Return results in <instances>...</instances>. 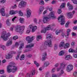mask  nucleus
<instances>
[{
	"label": "nucleus",
	"mask_w": 77,
	"mask_h": 77,
	"mask_svg": "<svg viewBox=\"0 0 77 77\" xmlns=\"http://www.w3.org/2000/svg\"><path fill=\"white\" fill-rule=\"evenodd\" d=\"M27 13V17L28 18L30 17V15H31V13H32V11L31 10L29 9H27V11H26Z\"/></svg>",
	"instance_id": "dca6fc26"
},
{
	"label": "nucleus",
	"mask_w": 77,
	"mask_h": 77,
	"mask_svg": "<svg viewBox=\"0 0 77 77\" xmlns=\"http://www.w3.org/2000/svg\"><path fill=\"white\" fill-rule=\"evenodd\" d=\"M17 8V5H15L14 6H12V9H15V8Z\"/></svg>",
	"instance_id": "864d4df0"
},
{
	"label": "nucleus",
	"mask_w": 77,
	"mask_h": 77,
	"mask_svg": "<svg viewBox=\"0 0 77 77\" xmlns=\"http://www.w3.org/2000/svg\"><path fill=\"white\" fill-rule=\"evenodd\" d=\"M72 1L73 2V3L75 4V5H77V0H72Z\"/></svg>",
	"instance_id": "79ce46f5"
},
{
	"label": "nucleus",
	"mask_w": 77,
	"mask_h": 77,
	"mask_svg": "<svg viewBox=\"0 0 77 77\" xmlns=\"http://www.w3.org/2000/svg\"><path fill=\"white\" fill-rule=\"evenodd\" d=\"M44 9V7L41 6L40 7L39 11H38V14L39 15H40L42 14V12L43 11Z\"/></svg>",
	"instance_id": "a211bd4d"
},
{
	"label": "nucleus",
	"mask_w": 77,
	"mask_h": 77,
	"mask_svg": "<svg viewBox=\"0 0 77 77\" xmlns=\"http://www.w3.org/2000/svg\"><path fill=\"white\" fill-rule=\"evenodd\" d=\"M34 63L36 65V66H39V64L36 61H34Z\"/></svg>",
	"instance_id": "4c0bfd02"
},
{
	"label": "nucleus",
	"mask_w": 77,
	"mask_h": 77,
	"mask_svg": "<svg viewBox=\"0 0 77 77\" xmlns=\"http://www.w3.org/2000/svg\"><path fill=\"white\" fill-rule=\"evenodd\" d=\"M69 9L70 11L72 10L73 9V7L72 5H70L69 7Z\"/></svg>",
	"instance_id": "58836bf2"
},
{
	"label": "nucleus",
	"mask_w": 77,
	"mask_h": 77,
	"mask_svg": "<svg viewBox=\"0 0 77 77\" xmlns=\"http://www.w3.org/2000/svg\"><path fill=\"white\" fill-rule=\"evenodd\" d=\"M45 45H47L49 47H52L51 41L50 40L46 41L45 43Z\"/></svg>",
	"instance_id": "9b49d317"
},
{
	"label": "nucleus",
	"mask_w": 77,
	"mask_h": 77,
	"mask_svg": "<svg viewBox=\"0 0 77 77\" xmlns=\"http://www.w3.org/2000/svg\"><path fill=\"white\" fill-rule=\"evenodd\" d=\"M25 28L24 26H17L15 27V30L17 32H19L20 34H22L23 33L24 29Z\"/></svg>",
	"instance_id": "20e7f679"
},
{
	"label": "nucleus",
	"mask_w": 77,
	"mask_h": 77,
	"mask_svg": "<svg viewBox=\"0 0 77 77\" xmlns=\"http://www.w3.org/2000/svg\"><path fill=\"white\" fill-rule=\"evenodd\" d=\"M71 32V29H68L67 30V35H65L66 38H68V35H69V32Z\"/></svg>",
	"instance_id": "a878e982"
},
{
	"label": "nucleus",
	"mask_w": 77,
	"mask_h": 77,
	"mask_svg": "<svg viewBox=\"0 0 77 77\" xmlns=\"http://www.w3.org/2000/svg\"><path fill=\"white\" fill-rule=\"evenodd\" d=\"M43 21L44 23H46L48 21L49 18L47 17L44 16L43 17Z\"/></svg>",
	"instance_id": "2eb2a0df"
},
{
	"label": "nucleus",
	"mask_w": 77,
	"mask_h": 77,
	"mask_svg": "<svg viewBox=\"0 0 77 77\" xmlns=\"http://www.w3.org/2000/svg\"><path fill=\"white\" fill-rule=\"evenodd\" d=\"M9 36H11V33H10L8 32L6 34V32L5 31H4L2 33L1 38L3 39L4 41H6L9 39L8 37Z\"/></svg>",
	"instance_id": "7ed1b4c3"
},
{
	"label": "nucleus",
	"mask_w": 77,
	"mask_h": 77,
	"mask_svg": "<svg viewBox=\"0 0 77 77\" xmlns=\"http://www.w3.org/2000/svg\"><path fill=\"white\" fill-rule=\"evenodd\" d=\"M73 75L74 76H76L77 75V72H75L74 73H73Z\"/></svg>",
	"instance_id": "052dcab7"
},
{
	"label": "nucleus",
	"mask_w": 77,
	"mask_h": 77,
	"mask_svg": "<svg viewBox=\"0 0 77 77\" xmlns=\"http://www.w3.org/2000/svg\"><path fill=\"white\" fill-rule=\"evenodd\" d=\"M75 14V11H73L72 12H69L67 14V17L69 19H71L72 18V16L73 15Z\"/></svg>",
	"instance_id": "1a4fd4ad"
},
{
	"label": "nucleus",
	"mask_w": 77,
	"mask_h": 77,
	"mask_svg": "<svg viewBox=\"0 0 77 77\" xmlns=\"http://www.w3.org/2000/svg\"><path fill=\"white\" fill-rule=\"evenodd\" d=\"M37 41H39L40 39H41V35H38L37 37Z\"/></svg>",
	"instance_id": "a19ab883"
},
{
	"label": "nucleus",
	"mask_w": 77,
	"mask_h": 77,
	"mask_svg": "<svg viewBox=\"0 0 77 77\" xmlns=\"http://www.w3.org/2000/svg\"><path fill=\"white\" fill-rule=\"evenodd\" d=\"M19 14L20 16H23V13L21 11H19Z\"/></svg>",
	"instance_id": "ea45409f"
},
{
	"label": "nucleus",
	"mask_w": 77,
	"mask_h": 77,
	"mask_svg": "<svg viewBox=\"0 0 77 77\" xmlns=\"http://www.w3.org/2000/svg\"><path fill=\"white\" fill-rule=\"evenodd\" d=\"M57 47H58L57 45L55 44L54 45V50H56L57 49Z\"/></svg>",
	"instance_id": "37998d69"
},
{
	"label": "nucleus",
	"mask_w": 77,
	"mask_h": 77,
	"mask_svg": "<svg viewBox=\"0 0 77 77\" xmlns=\"http://www.w3.org/2000/svg\"><path fill=\"white\" fill-rule=\"evenodd\" d=\"M73 69V66L72 64L69 65L66 68V70L68 72H70Z\"/></svg>",
	"instance_id": "9d476101"
},
{
	"label": "nucleus",
	"mask_w": 77,
	"mask_h": 77,
	"mask_svg": "<svg viewBox=\"0 0 77 77\" xmlns=\"http://www.w3.org/2000/svg\"><path fill=\"white\" fill-rule=\"evenodd\" d=\"M28 29H32V32H35L36 30L37 29V26H33L32 25H30L28 27Z\"/></svg>",
	"instance_id": "f8f14e48"
},
{
	"label": "nucleus",
	"mask_w": 77,
	"mask_h": 77,
	"mask_svg": "<svg viewBox=\"0 0 77 77\" xmlns=\"http://www.w3.org/2000/svg\"><path fill=\"white\" fill-rule=\"evenodd\" d=\"M47 10H45L43 12V14L44 15L46 13H47Z\"/></svg>",
	"instance_id": "e2e57ef3"
},
{
	"label": "nucleus",
	"mask_w": 77,
	"mask_h": 77,
	"mask_svg": "<svg viewBox=\"0 0 77 77\" xmlns=\"http://www.w3.org/2000/svg\"><path fill=\"white\" fill-rule=\"evenodd\" d=\"M15 53H16L14 51H11L10 54H8V56H7L6 57V58H7V59H9L10 58H11V57H12V54H15Z\"/></svg>",
	"instance_id": "ddd939ff"
},
{
	"label": "nucleus",
	"mask_w": 77,
	"mask_h": 77,
	"mask_svg": "<svg viewBox=\"0 0 77 77\" xmlns=\"http://www.w3.org/2000/svg\"><path fill=\"white\" fill-rule=\"evenodd\" d=\"M2 63H5V62H6V60H5V59H4V60H2Z\"/></svg>",
	"instance_id": "0e129e2a"
},
{
	"label": "nucleus",
	"mask_w": 77,
	"mask_h": 77,
	"mask_svg": "<svg viewBox=\"0 0 77 77\" xmlns=\"http://www.w3.org/2000/svg\"><path fill=\"white\" fill-rule=\"evenodd\" d=\"M75 44V42H72L71 43V45L72 46H74V45Z\"/></svg>",
	"instance_id": "680f3d73"
},
{
	"label": "nucleus",
	"mask_w": 77,
	"mask_h": 77,
	"mask_svg": "<svg viewBox=\"0 0 77 77\" xmlns=\"http://www.w3.org/2000/svg\"><path fill=\"white\" fill-rule=\"evenodd\" d=\"M18 39V36H14L13 37V39L14 40H16V39Z\"/></svg>",
	"instance_id": "09e8293b"
},
{
	"label": "nucleus",
	"mask_w": 77,
	"mask_h": 77,
	"mask_svg": "<svg viewBox=\"0 0 77 77\" xmlns=\"http://www.w3.org/2000/svg\"><path fill=\"white\" fill-rule=\"evenodd\" d=\"M64 54H65V52H64V51H60L59 54V56H63L64 55Z\"/></svg>",
	"instance_id": "cd10ccee"
},
{
	"label": "nucleus",
	"mask_w": 77,
	"mask_h": 77,
	"mask_svg": "<svg viewBox=\"0 0 77 77\" xmlns=\"http://www.w3.org/2000/svg\"><path fill=\"white\" fill-rule=\"evenodd\" d=\"M34 23H36V22L37 21V19H34Z\"/></svg>",
	"instance_id": "69168bd1"
},
{
	"label": "nucleus",
	"mask_w": 77,
	"mask_h": 77,
	"mask_svg": "<svg viewBox=\"0 0 77 77\" xmlns=\"http://www.w3.org/2000/svg\"><path fill=\"white\" fill-rule=\"evenodd\" d=\"M30 32V29H29L26 31V33H29Z\"/></svg>",
	"instance_id": "bf43d9fd"
},
{
	"label": "nucleus",
	"mask_w": 77,
	"mask_h": 77,
	"mask_svg": "<svg viewBox=\"0 0 77 77\" xmlns=\"http://www.w3.org/2000/svg\"><path fill=\"white\" fill-rule=\"evenodd\" d=\"M18 13V11H14L13 10L10 11V14L11 15H14V14H17Z\"/></svg>",
	"instance_id": "412c9836"
},
{
	"label": "nucleus",
	"mask_w": 77,
	"mask_h": 77,
	"mask_svg": "<svg viewBox=\"0 0 77 77\" xmlns=\"http://www.w3.org/2000/svg\"><path fill=\"white\" fill-rule=\"evenodd\" d=\"M16 18L17 17L15 16L12 19V21L13 22L14 21V20H15V18Z\"/></svg>",
	"instance_id": "13d9d810"
},
{
	"label": "nucleus",
	"mask_w": 77,
	"mask_h": 77,
	"mask_svg": "<svg viewBox=\"0 0 77 77\" xmlns=\"http://www.w3.org/2000/svg\"><path fill=\"white\" fill-rule=\"evenodd\" d=\"M39 2H40L39 3V5H44L45 4L43 0H39Z\"/></svg>",
	"instance_id": "7c9ffc66"
},
{
	"label": "nucleus",
	"mask_w": 77,
	"mask_h": 77,
	"mask_svg": "<svg viewBox=\"0 0 77 77\" xmlns=\"http://www.w3.org/2000/svg\"><path fill=\"white\" fill-rule=\"evenodd\" d=\"M65 59L66 60H70V59H72V57L69 55H66L65 58Z\"/></svg>",
	"instance_id": "b1692460"
},
{
	"label": "nucleus",
	"mask_w": 77,
	"mask_h": 77,
	"mask_svg": "<svg viewBox=\"0 0 77 77\" xmlns=\"http://www.w3.org/2000/svg\"><path fill=\"white\" fill-rule=\"evenodd\" d=\"M20 54H18V55H17L16 58V60H18V59H19V57H20Z\"/></svg>",
	"instance_id": "4d7b16f0"
},
{
	"label": "nucleus",
	"mask_w": 77,
	"mask_h": 77,
	"mask_svg": "<svg viewBox=\"0 0 77 77\" xmlns=\"http://www.w3.org/2000/svg\"><path fill=\"white\" fill-rule=\"evenodd\" d=\"M65 67V64L64 63H61L59 69H57V71H59V69H61V71L60 72V73L58 74V75L56 74H53L52 75V77H59L60 75H62V74L64 72L63 71L62 69H63Z\"/></svg>",
	"instance_id": "f03ea898"
},
{
	"label": "nucleus",
	"mask_w": 77,
	"mask_h": 77,
	"mask_svg": "<svg viewBox=\"0 0 77 77\" xmlns=\"http://www.w3.org/2000/svg\"><path fill=\"white\" fill-rule=\"evenodd\" d=\"M65 44V42L63 41H62L60 43L59 45V47H63V45H64Z\"/></svg>",
	"instance_id": "c85d7f7f"
},
{
	"label": "nucleus",
	"mask_w": 77,
	"mask_h": 77,
	"mask_svg": "<svg viewBox=\"0 0 77 77\" xmlns=\"http://www.w3.org/2000/svg\"><path fill=\"white\" fill-rule=\"evenodd\" d=\"M7 71L9 73L11 72H15L17 70V68L15 66V64L14 62L10 63L7 67Z\"/></svg>",
	"instance_id": "f257e3e1"
},
{
	"label": "nucleus",
	"mask_w": 77,
	"mask_h": 77,
	"mask_svg": "<svg viewBox=\"0 0 77 77\" xmlns=\"http://www.w3.org/2000/svg\"><path fill=\"white\" fill-rule=\"evenodd\" d=\"M61 12L62 11L60 9H59L57 11V13L58 14H60Z\"/></svg>",
	"instance_id": "8fccbe9b"
},
{
	"label": "nucleus",
	"mask_w": 77,
	"mask_h": 77,
	"mask_svg": "<svg viewBox=\"0 0 77 77\" xmlns=\"http://www.w3.org/2000/svg\"><path fill=\"white\" fill-rule=\"evenodd\" d=\"M0 13H1L2 16L4 17L5 15V9L3 8H2L0 10Z\"/></svg>",
	"instance_id": "6ab92c4d"
},
{
	"label": "nucleus",
	"mask_w": 77,
	"mask_h": 77,
	"mask_svg": "<svg viewBox=\"0 0 77 77\" xmlns=\"http://www.w3.org/2000/svg\"><path fill=\"white\" fill-rule=\"evenodd\" d=\"M51 35L48 34L47 36L46 39H51ZM48 38V39H47Z\"/></svg>",
	"instance_id": "473e14b6"
},
{
	"label": "nucleus",
	"mask_w": 77,
	"mask_h": 77,
	"mask_svg": "<svg viewBox=\"0 0 77 77\" xmlns=\"http://www.w3.org/2000/svg\"><path fill=\"white\" fill-rule=\"evenodd\" d=\"M24 47V43H23L20 45V47L19 48L20 50H22Z\"/></svg>",
	"instance_id": "c756f323"
},
{
	"label": "nucleus",
	"mask_w": 77,
	"mask_h": 77,
	"mask_svg": "<svg viewBox=\"0 0 77 77\" xmlns=\"http://www.w3.org/2000/svg\"><path fill=\"white\" fill-rule=\"evenodd\" d=\"M49 64L50 63H49V62H48L46 61L44 63V66L46 67L47 66H48Z\"/></svg>",
	"instance_id": "2f4dec72"
},
{
	"label": "nucleus",
	"mask_w": 77,
	"mask_h": 77,
	"mask_svg": "<svg viewBox=\"0 0 77 77\" xmlns=\"http://www.w3.org/2000/svg\"><path fill=\"white\" fill-rule=\"evenodd\" d=\"M62 32H63V30L58 29L55 31V33L57 35H59V33H60Z\"/></svg>",
	"instance_id": "aec40b11"
},
{
	"label": "nucleus",
	"mask_w": 77,
	"mask_h": 77,
	"mask_svg": "<svg viewBox=\"0 0 77 77\" xmlns=\"http://www.w3.org/2000/svg\"><path fill=\"white\" fill-rule=\"evenodd\" d=\"M65 17L61 14L60 17H59L58 18V21L60 23L61 22L60 24L61 25H63L65 23Z\"/></svg>",
	"instance_id": "39448f33"
},
{
	"label": "nucleus",
	"mask_w": 77,
	"mask_h": 77,
	"mask_svg": "<svg viewBox=\"0 0 77 77\" xmlns=\"http://www.w3.org/2000/svg\"><path fill=\"white\" fill-rule=\"evenodd\" d=\"M40 49L41 50H44V46L43 45L42 46L40 47Z\"/></svg>",
	"instance_id": "6e6d98bb"
},
{
	"label": "nucleus",
	"mask_w": 77,
	"mask_h": 77,
	"mask_svg": "<svg viewBox=\"0 0 77 77\" xmlns=\"http://www.w3.org/2000/svg\"><path fill=\"white\" fill-rule=\"evenodd\" d=\"M65 3H63L60 6V8H65Z\"/></svg>",
	"instance_id": "e433bc0d"
},
{
	"label": "nucleus",
	"mask_w": 77,
	"mask_h": 77,
	"mask_svg": "<svg viewBox=\"0 0 77 77\" xmlns=\"http://www.w3.org/2000/svg\"><path fill=\"white\" fill-rule=\"evenodd\" d=\"M70 45V44L69 43H67L66 44V46L67 48H68V47H69V45Z\"/></svg>",
	"instance_id": "a18cd8bd"
},
{
	"label": "nucleus",
	"mask_w": 77,
	"mask_h": 77,
	"mask_svg": "<svg viewBox=\"0 0 77 77\" xmlns=\"http://www.w3.org/2000/svg\"><path fill=\"white\" fill-rule=\"evenodd\" d=\"M12 38H10L7 42L6 45V46H8L12 45Z\"/></svg>",
	"instance_id": "4468645a"
},
{
	"label": "nucleus",
	"mask_w": 77,
	"mask_h": 77,
	"mask_svg": "<svg viewBox=\"0 0 77 77\" xmlns=\"http://www.w3.org/2000/svg\"><path fill=\"white\" fill-rule=\"evenodd\" d=\"M0 2L2 3H4L6 2V0H2Z\"/></svg>",
	"instance_id": "603ef678"
},
{
	"label": "nucleus",
	"mask_w": 77,
	"mask_h": 77,
	"mask_svg": "<svg viewBox=\"0 0 77 77\" xmlns=\"http://www.w3.org/2000/svg\"><path fill=\"white\" fill-rule=\"evenodd\" d=\"M46 56H47V52H45L43 54V57L42 59V61H44L45 60V58H46Z\"/></svg>",
	"instance_id": "4be33fe9"
},
{
	"label": "nucleus",
	"mask_w": 77,
	"mask_h": 77,
	"mask_svg": "<svg viewBox=\"0 0 77 77\" xmlns=\"http://www.w3.org/2000/svg\"><path fill=\"white\" fill-rule=\"evenodd\" d=\"M26 5V2L23 1H21L19 4L18 6L19 8H21L23 7H24Z\"/></svg>",
	"instance_id": "6e6552de"
},
{
	"label": "nucleus",
	"mask_w": 77,
	"mask_h": 77,
	"mask_svg": "<svg viewBox=\"0 0 77 77\" xmlns=\"http://www.w3.org/2000/svg\"><path fill=\"white\" fill-rule=\"evenodd\" d=\"M34 47V44L33 43H31L29 45H27L26 47V48H32V47Z\"/></svg>",
	"instance_id": "5701e85b"
},
{
	"label": "nucleus",
	"mask_w": 77,
	"mask_h": 77,
	"mask_svg": "<svg viewBox=\"0 0 77 77\" xmlns=\"http://www.w3.org/2000/svg\"><path fill=\"white\" fill-rule=\"evenodd\" d=\"M69 21L65 25L66 27H68V25H69Z\"/></svg>",
	"instance_id": "49530a36"
},
{
	"label": "nucleus",
	"mask_w": 77,
	"mask_h": 77,
	"mask_svg": "<svg viewBox=\"0 0 77 77\" xmlns=\"http://www.w3.org/2000/svg\"><path fill=\"white\" fill-rule=\"evenodd\" d=\"M20 23H24V18H20Z\"/></svg>",
	"instance_id": "c9c22d12"
},
{
	"label": "nucleus",
	"mask_w": 77,
	"mask_h": 77,
	"mask_svg": "<svg viewBox=\"0 0 77 77\" xmlns=\"http://www.w3.org/2000/svg\"><path fill=\"white\" fill-rule=\"evenodd\" d=\"M28 57H32V55L31 54H29L27 56Z\"/></svg>",
	"instance_id": "338daca9"
},
{
	"label": "nucleus",
	"mask_w": 77,
	"mask_h": 77,
	"mask_svg": "<svg viewBox=\"0 0 77 77\" xmlns=\"http://www.w3.org/2000/svg\"><path fill=\"white\" fill-rule=\"evenodd\" d=\"M69 52L70 53H77V48H76V50L74 51V50L71 48H70L69 50Z\"/></svg>",
	"instance_id": "393cba45"
},
{
	"label": "nucleus",
	"mask_w": 77,
	"mask_h": 77,
	"mask_svg": "<svg viewBox=\"0 0 77 77\" xmlns=\"http://www.w3.org/2000/svg\"><path fill=\"white\" fill-rule=\"evenodd\" d=\"M35 38V37L32 36V37L30 36H28L26 37V40L28 41V43H31L32 41Z\"/></svg>",
	"instance_id": "0eeeda50"
},
{
	"label": "nucleus",
	"mask_w": 77,
	"mask_h": 77,
	"mask_svg": "<svg viewBox=\"0 0 77 77\" xmlns=\"http://www.w3.org/2000/svg\"><path fill=\"white\" fill-rule=\"evenodd\" d=\"M51 29L52 30L53 29V28H52V26L51 25H48L45 29H44L42 30L41 32L45 33L46 32V30H50Z\"/></svg>",
	"instance_id": "423d86ee"
},
{
	"label": "nucleus",
	"mask_w": 77,
	"mask_h": 77,
	"mask_svg": "<svg viewBox=\"0 0 77 77\" xmlns=\"http://www.w3.org/2000/svg\"><path fill=\"white\" fill-rule=\"evenodd\" d=\"M36 72V71L35 70H33L32 71V72H31L30 73L29 75V77H31L33 75H35V73Z\"/></svg>",
	"instance_id": "bb28decb"
},
{
	"label": "nucleus",
	"mask_w": 77,
	"mask_h": 77,
	"mask_svg": "<svg viewBox=\"0 0 77 77\" xmlns=\"http://www.w3.org/2000/svg\"><path fill=\"white\" fill-rule=\"evenodd\" d=\"M0 48L4 50H6V46L4 45H2L0 46Z\"/></svg>",
	"instance_id": "f704fd0d"
},
{
	"label": "nucleus",
	"mask_w": 77,
	"mask_h": 77,
	"mask_svg": "<svg viewBox=\"0 0 77 77\" xmlns=\"http://www.w3.org/2000/svg\"><path fill=\"white\" fill-rule=\"evenodd\" d=\"M15 26H11V27L10 28V30L11 31H13L14 30V29L15 28Z\"/></svg>",
	"instance_id": "de8ad7c7"
},
{
	"label": "nucleus",
	"mask_w": 77,
	"mask_h": 77,
	"mask_svg": "<svg viewBox=\"0 0 77 77\" xmlns=\"http://www.w3.org/2000/svg\"><path fill=\"white\" fill-rule=\"evenodd\" d=\"M5 72V71L4 70H0V74H3Z\"/></svg>",
	"instance_id": "c03bdc74"
},
{
	"label": "nucleus",
	"mask_w": 77,
	"mask_h": 77,
	"mask_svg": "<svg viewBox=\"0 0 77 77\" xmlns=\"http://www.w3.org/2000/svg\"><path fill=\"white\" fill-rule=\"evenodd\" d=\"M77 29V26H74V27L73 28V29L74 30H75L76 29Z\"/></svg>",
	"instance_id": "774afa93"
},
{
	"label": "nucleus",
	"mask_w": 77,
	"mask_h": 77,
	"mask_svg": "<svg viewBox=\"0 0 77 77\" xmlns=\"http://www.w3.org/2000/svg\"><path fill=\"white\" fill-rule=\"evenodd\" d=\"M73 57H75V58H77V54H73Z\"/></svg>",
	"instance_id": "5fc2aeb1"
},
{
	"label": "nucleus",
	"mask_w": 77,
	"mask_h": 77,
	"mask_svg": "<svg viewBox=\"0 0 77 77\" xmlns=\"http://www.w3.org/2000/svg\"><path fill=\"white\" fill-rule=\"evenodd\" d=\"M19 45L20 44L19 43H18L17 42H16L15 44V46H16V47H18Z\"/></svg>",
	"instance_id": "3c124183"
},
{
	"label": "nucleus",
	"mask_w": 77,
	"mask_h": 77,
	"mask_svg": "<svg viewBox=\"0 0 77 77\" xmlns=\"http://www.w3.org/2000/svg\"><path fill=\"white\" fill-rule=\"evenodd\" d=\"M19 59L20 60H24V55H22L20 57Z\"/></svg>",
	"instance_id": "72a5a7b5"
},
{
	"label": "nucleus",
	"mask_w": 77,
	"mask_h": 77,
	"mask_svg": "<svg viewBox=\"0 0 77 77\" xmlns=\"http://www.w3.org/2000/svg\"><path fill=\"white\" fill-rule=\"evenodd\" d=\"M49 18H54L55 17L54 16V11H52L49 13L48 16Z\"/></svg>",
	"instance_id": "f3484780"
}]
</instances>
